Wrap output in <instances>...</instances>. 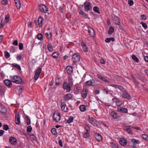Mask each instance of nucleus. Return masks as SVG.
I'll use <instances>...</instances> for the list:
<instances>
[{
    "label": "nucleus",
    "mask_w": 148,
    "mask_h": 148,
    "mask_svg": "<svg viewBox=\"0 0 148 148\" xmlns=\"http://www.w3.org/2000/svg\"><path fill=\"white\" fill-rule=\"evenodd\" d=\"M122 95V97L124 98H126L129 99L131 98V97L129 94L126 91L124 92Z\"/></svg>",
    "instance_id": "ddd939ff"
},
{
    "label": "nucleus",
    "mask_w": 148,
    "mask_h": 148,
    "mask_svg": "<svg viewBox=\"0 0 148 148\" xmlns=\"http://www.w3.org/2000/svg\"><path fill=\"white\" fill-rule=\"evenodd\" d=\"M32 128L30 126H28L27 129V131L28 132H31L32 130Z\"/></svg>",
    "instance_id": "5fc2aeb1"
},
{
    "label": "nucleus",
    "mask_w": 148,
    "mask_h": 148,
    "mask_svg": "<svg viewBox=\"0 0 148 148\" xmlns=\"http://www.w3.org/2000/svg\"><path fill=\"white\" fill-rule=\"evenodd\" d=\"M51 132L54 135H56L57 134L56 132V130L55 128H53L51 130Z\"/></svg>",
    "instance_id": "79ce46f5"
},
{
    "label": "nucleus",
    "mask_w": 148,
    "mask_h": 148,
    "mask_svg": "<svg viewBox=\"0 0 148 148\" xmlns=\"http://www.w3.org/2000/svg\"><path fill=\"white\" fill-rule=\"evenodd\" d=\"M39 10L42 12L46 13L48 11V9L44 5H40L39 6Z\"/></svg>",
    "instance_id": "20e7f679"
},
{
    "label": "nucleus",
    "mask_w": 148,
    "mask_h": 148,
    "mask_svg": "<svg viewBox=\"0 0 148 148\" xmlns=\"http://www.w3.org/2000/svg\"><path fill=\"white\" fill-rule=\"evenodd\" d=\"M91 80L88 81L86 82V84L88 86H91Z\"/></svg>",
    "instance_id": "e2e57ef3"
},
{
    "label": "nucleus",
    "mask_w": 148,
    "mask_h": 148,
    "mask_svg": "<svg viewBox=\"0 0 148 148\" xmlns=\"http://www.w3.org/2000/svg\"><path fill=\"white\" fill-rule=\"evenodd\" d=\"M111 115L114 119H117L119 116L118 114L114 111L112 112L111 113Z\"/></svg>",
    "instance_id": "4be33fe9"
},
{
    "label": "nucleus",
    "mask_w": 148,
    "mask_h": 148,
    "mask_svg": "<svg viewBox=\"0 0 148 148\" xmlns=\"http://www.w3.org/2000/svg\"><path fill=\"white\" fill-rule=\"evenodd\" d=\"M15 121L16 124L19 125L20 124V118L18 113H16V114Z\"/></svg>",
    "instance_id": "9b49d317"
},
{
    "label": "nucleus",
    "mask_w": 148,
    "mask_h": 148,
    "mask_svg": "<svg viewBox=\"0 0 148 148\" xmlns=\"http://www.w3.org/2000/svg\"><path fill=\"white\" fill-rule=\"evenodd\" d=\"M93 11L96 13H97L98 14L100 13V12L99 10V8L97 6L94 7L93 8Z\"/></svg>",
    "instance_id": "c9c22d12"
},
{
    "label": "nucleus",
    "mask_w": 148,
    "mask_h": 148,
    "mask_svg": "<svg viewBox=\"0 0 148 148\" xmlns=\"http://www.w3.org/2000/svg\"><path fill=\"white\" fill-rule=\"evenodd\" d=\"M59 55V53L57 52L54 53L52 55V57L54 58H57Z\"/></svg>",
    "instance_id": "ea45409f"
},
{
    "label": "nucleus",
    "mask_w": 148,
    "mask_h": 148,
    "mask_svg": "<svg viewBox=\"0 0 148 148\" xmlns=\"http://www.w3.org/2000/svg\"><path fill=\"white\" fill-rule=\"evenodd\" d=\"M97 85L96 83L95 82L94 80H91V86H94Z\"/></svg>",
    "instance_id": "13d9d810"
},
{
    "label": "nucleus",
    "mask_w": 148,
    "mask_h": 148,
    "mask_svg": "<svg viewBox=\"0 0 148 148\" xmlns=\"http://www.w3.org/2000/svg\"><path fill=\"white\" fill-rule=\"evenodd\" d=\"M12 65L15 67L17 68L18 70L20 71L21 69L19 65L16 63H14L12 64Z\"/></svg>",
    "instance_id": "e433bc0d"
},
{
    "label": "nucleus",
    "mask_w": 148,
    "mask_h": 148,
    "mask_svg": "<svg viewBox=\"0 0 148 148\" xmlns=\"http://www.w3.org/2000/svg\"><path fill=\"white\" fill-rule=\"evenodd\" d=\"M117 110L119 112H122L124 113H127V108H123L121 107L119 108Z\"/></svg>",
    "instance_id": "412c9836"
},
{
    "label": "nucleus",
    "mask_w": 148,
    "mask_h": 148,
    "mask_svg": "<svg viewBox=\"0 0 148 148\" xmlns=\"http://www.w3.org/2000/svg\"><path fill=\"white\" fill-rule=\"evenodd\" d=\"M119 143L122 146H124L127 144V140L124 138H122L120 140Z\"/></svg>",
    "instance_id": "2eb2a0df"
},
{
    "label": "nucleus",
    "mask_w": 148,
    "mask_h": 148,
    "mask_svg": "<svg viewBox=\"0 0 148 148\" xmlns=\"http://www.w3.org/2000/svg\"><path fill=\"white\" fill-rule=\"evenodd\" d=\"M118 88L123 92L126 91V90H125L123 88V87L119 85L118 86Z\"/></svg>",
    "instance_id": "603ef678"
},
{
    "label": "nucleus",
    "mask_w": 148,
    "mask_h": 148,
    "mask_svg": "<svg viewBox=\"0 0 148 148\" xmlns=\"http://www.w3.org/2000/svg\"><path fill=\"white\" fill-rule=\"evenodd\" d=\"M37 37L38 39L42 40H43V37L42 34H39L37 36Z\"/></svg>",
    "instance_id": "37998d69"
},
{
    "label": "nucleus",
    "mask_w": 148,
    "mask_h": 148,
    "mask_svg": "<svg viewBox=\"0 0 148 148\" xmlns=\"http://www.w3.org/2000/svg\"><path fill=\"white\" fill-rule=\"evenodd\" d=\"M132 59L136 62H138L139 60L138 58L135 55H133L132 56Z\"/></svg>",
    "instance_id": "58836bf2"
},
{
    "label": "nucleus",
    "mask_w": 148,
    "mask_h": 148,
    "mask_svg": "<svg viewBox=\"0 0 148 148\" xmlns=\"http://www.w3.org/2000/svg\"><path fill=\"white\" fill-rule=\"evenodd\" d=\"M4 55L5 58L8 59L10 56V53L7 51H5L4 52Z\"/></svg>",
    "instance_id": "a19ab883"
},
{
    "label": "nucleus",
    "mask_w": 148,
    "mask_h": 148,
    "mask_svg": "<svg viewBox=\"0 0 148 148\" xmlns=\"http://www.w3.org/2000/svg\"><path fill=\"white\" fill-rule=\"evenodd\" d=\"M30 137L31 140L32 141H36V138L34 134H31L30 135Z\"/></svg>",
    "instance_id": "cd10ccee"
},
{
    "label": "nucleus",
    "mask_w": 148,
    "mask_h": 148,
    "mask_svg": "<svg viewBox=\"0 0 148 148\" xmlns=\"http://www.w3.org/2000/svg\"><path fill=\"white\" fill-rule=\"evenodd\" d=\"M143 138L146 140H148V136L146 134H143L142 135Z\"/></svg>",
    "instance_id": "8fccbe9b"
},
{
    "label": "nucleus",
    "mask_w": 148,
    "mask_h": 148,
    "mask_svg": "<svg viewBox=\"0 0 148 148\" xmlns=\"http://www.w3.org/2000/svg\"><path fill=\"white\" fill-rule=\"evenodd\" d=\"M95 138L99 141H100L102 139L101 135L99 134H97L95 136Z\"/></svg>",
    "instance_id": "c85d7f7f"
},
{
    "label": "nucleus",
    "mask_w": 148,
    "mask_h": 148,
    "mask_svg": "<svg viewBox=\"0 0 148 148\" xmlns=\"http://www.w3.org/2000/svg\"><path fill=\"white\" fill-rule=\"evenodd\" d=\"M84 9L86 11H88L91 8V6L89 2H86L84 3Z\"/></svg>",
    "instance_id": "1a4fd4ad"
},
{
    "label": "nucleus",
    "mask_w": 148,
    "mask_h": 148,
    "mask_svg": "<svg viewBox=\"0 0 148 148\" xmlns=\"http://www.w3.org/2000/svg\"><path fill=\"white\" fill-rule=\"evenodd\" d=\"M67 72L69 74H71L73 71L72 66H68L66 68Z\"/></svg>",
    "instance_id": "a211bd4d"
},
{
    "label": "nucleus",
    "mask_w": 148,
    "mask_h": 148,
    "mask_svg": "<svg viewBox=\"0 0 148 148\" xmlns=\"http://www.w3.org/2000/svg\"><path fill=\"white\" fill-rule=\"evenodd\" d=\"M88 32L89 35L92 37H93L95 36V31L91 27H88Z\"/></svg>",
    "instance_id": "9d476101"
},
{
    "label": "nucleus",
    "mask_w": 148,
    "mask_h": 148,
    "mask_svg": "<svg viewBox=\"0 0 148 148\" xmlns=\"http://www.w3.org/2000/svg\"><path fill=\"white\" fill-rule=\"evenodd\" d=\"M110 38H107L105 40V42L106 43L110 42Z\"/></svg>",
    "instance_id": "69168bd1"
},
{
    "label": "nucleus",
    "mask_w": 148,
    "mask_h": 148,
    "mask_svg": "<svg viewBox=\"0 0 148 148\" xmlns=\"http://www.w3.org/2000/svg\"><path fill=\"white\" fill-rule=\"evenodd\" d=\"M8 1L7 0H2L1 3L3 5H6L8 4Z\"/></svg>",
    "instance_id": "09e8293b"
},
{
    "label": "nucleus",
    "mask_w": 148,
    "mask_h": 148,
    "mask_svg": "<svg viewBox=\"0 0 148 148\" xmlns=\"http://www.w3.org/2000/svg\"><path fill=\"white\" fill-rule=\"evenodd\" d=\"M89 119L90 123L92 125H94L96 124V121L94 120L93 118L90 117L89 118Z\"/></svg>",
    "instance_id": "bb28decb"
},
{
    "label": "nucleus",
    "mask_w": 148,
    "mask_h": 148,
    "mask_svg": "<svg viewBox=\"0 0 148 148\" xmlns=\"http://www.w3.org/2000/svg\"><path fill=\"white\" fill-rule=\"evenodd\" d=\"M16 6L18 9H19L21 6V3L20 2L15 3Z\"/></svg>",
    "instance_id": "49530a36"
},
{
    "label": "nucleus",
    "mask_w": 148,
    "mask_h": 148,
    "mask_svg": "<svg viewBox=\"0 0 148 148\" xmlns=\"http://www.w3.org/2000/svg\"><path fill=\"white\" fill-rule=\"evenodd\" d=\"M63 88L66 90V91L68 92L71 90V85L70 83L67 84V82H64L63 85Z\"/></svg>",
    "instance_id": "0eeeda50"
},
{
    "label": "nucleus",
    "mask_w": 148,
    "mask_h": 148,
    "mask_svg": "<svg viewBox=\"0 0 148 148\" xmlns=\"http://www.w3.org/2000/svg\"><path fill=\"white\" fill-rule=\"evenodd\" d=\"M19 49L20 50H22L23 48V45L22 43H20L19 44Z\"/></svg>",
    "instance_id": "4d7b16f0"
},
{
    "label": "nucleus",
    "mask_w": 148,
    "mask_h": 148,
    "mask_svg": "<svg viewBox=\"0 0 148 148\" xmlns=\"http://www.w3.org/2000/svg\"><path fill=\"white\" fill-rule=\"evenodd\" d=\"M131 126L130 125L127 126L126 127V131L129 134H132L131 129L129 127Z\"/></svg>",
    "instance_id": "473e14b6"
},
{
    "label": "nucleus",
    "mask_w": 148,
    "mask_h": 148,
    "mask_svg": "<svg viewBox=\"0 0 148 148\" xmlns=\"http://www.w3.org/2000/svg\"><path fill=\"white\" fill-rule=\"evenodd\" d=\"M13 44L15 46H17L18 45V41L17 40H15L14 41Z\"/></svg>",
    "instance_id": "680f3d73"
},
{
    "label": "nucleus",
    "mask_w": 148,
    "mask_h": 148,
    "mask_svg": "<svg viewBox=\"0 0 148 148\" xmlns=\"http://www.w3.org/2000/svg\"><path fill=\"white\" fill-rule=\"evenodd\" d=\"M62 83L61 81L60 77L57 76V78L55 80V83L56 85H59Z\"/></svg>",
    "instance_id": "a878e982"
},
{
    "label": "nucleus",
    "mask_w": 148,
    "mask_h": 148,
    "mask_svg": "<svg viewBox=\"0 0 148 148\" xmlns=\"http://www.w3.org/2000/svg\"><path fill=\"white\" fill-rule=\"evenodd\" d=\"M131 141L135 144H139L140 143L139 141L138 140H136L134 138L132 139L131 140Z\"/></svg>",
    "instance_id": "7c9ffc66"
},
{
    "label": "nucleus",
    "mask_w": 148,
    "mask_h": 148,
    "mask_svg": "<svg viewBox=\"0 0 148 148\" xmlns=\"http://www.w3.org/2000/svg\"><path fill=\"white\" fill-rule=\"evenodd\" d=\"M42 69L40 68H38L36 71V73L34 76V79L36 80L38 78L41 72Z\"/></svg>",
    "instance_id": "423d86ee"
},
{
    "label": "nucleus",
    "mask_w": 148,
    "mask_h": 148,
    "mask_svg": "<svg viewBox=\"0 0 148 148\" xmlns=\"http://www.w3.org/2000/svg\"><path fill=\"white\" fill-rule=\"evenodd\" d=\"M5 89V87L3 86H0V95L2 96L4 95Z\"/></svg>",
    "instance_id": "f8f14e48"
},
{
    "label": "nucleus",
    "mask_w": 148,
    "mask_h": 148,
    "mask_svg": "<svg viewBox=\"0 0 148 148\" xmlns=\"http://www.w3.org/2000/svg\"><path fill=\"white\" fill-rule=\"evenodd\" d=\"M73 119V117L71 116L69 117V119L67 120V122L68 123H71L72 122Z\"/></svg>",
    "instance_id": "de8ad7c7"
},
{
    "label": "nucleus",
    "mask_w": 148,
    "mask_h": 148,
    "mask_svg": "<svg viewBox=\"0 0 148 148\" xmlns=\"http://www.w3.org/2000/svg\"><path fill=\"white\" fill-rule=\"evenodd\" d=\"M79 109L82 112H84L86 109V107L84 105H82L80 106L79 107Z\"/></svg>",
    "instance_id": "72a5a7b5"
},
{
    "label": "nucleus",
    "mask_w": 148,
    "mask_h": 148,
    "mask_svg": "<svg viewBox=\"0 0 148 148\" xmlns=\"http://www.w3.org/2000/svg\"><path fill=\"white\" fill-rule=\"evenodd\" d=\"M112 19L114 23L116 25H119L120 22L118 17L115 16L114 14L112 15Z\"/></svg>",
    "instance_id": "7ed1b4c3"
},
{
    "label": "nucleus",
    "mask_w": 148,
    "mask_h": 148,
    "mask_svg": "<svg viewBox=\"0 0 148 148\" xmlns=\"http://www.w3.org/2000/svg\"><path fill=\"white\" fill-rule=\"evenodd\" d=\"M43 19L41 16L38 18V22L40 27H41L43 24Z\"/></svg>",
    "instance_id": "393cba45"
},
{
    "label": "nucleus",
    "mask_w": 148,
    "mask_h": 148,
    "mask_svg": "<svg viewBox=\"0 0 148 148\" xmlns=\"http://www.w3.org/2000/svg\"><path fill=\"white\" fill-rule=\"evenodd\" d=\"M11 81L12 82L16 84H20L22 81V79L19 76H14L11 78Z\"/></svg>",
    "instance_id": "f257e3e1"
},
{
    "label": "nucleus",
    "mask_w": 148,
    "mask_h": 148,
    "mask_svg": "<svg viewBox=\"0 0 148 148\" xmlns=\"http://www.w3.org/2000/svg\"><path fill=\"white\" fill-rule=\"evenodd\" d=\"M9 141L11 144L15 145L16 142V140L14 137H11L10 138Z\"/></svg>",
    "instance_id": "4468645a"
},
{
    "label": "nucleus",
    "mask_w": 148,
    "mask_h": 148,
    "mask_svg": "<svg viewBox=\"0 0 148 148\" xmlns=\"http://www.w3.org/2000/svg\"><path fill=\"white\" fill-rule=\"evenodd\" d=\"M118 78V80L120 81H123L124 79V78L121 76H119Z\"/></svg>",
    "instance_id": "774afa93"
},
{
    "label": "nucleus",
    "mask_w": 148,
    "mask_h": 148,
    "mask_svg": "<svg viewBox=\"0 0 148 148\" xmlns=\"http://www.w3.org/2000/svg\"><path fill=\"white\" fill-rule=\"evenodd\" d=\"M72 95L70 94H69L65 95L64 97L66 100H68L69 99H71L72 98Z\"/></svg>",
    "instance_id": "5701e85b"
},
{
    "label": "nucleus",
    "mask_w": 148,
    "mask_h": 148,
    "mask_svg": "<svg viewBox=\"0 0 148 148\" xmlns=\"http://www.w3.org/2000/svg\"><path fill=\"white\" fill-rule=\"evenodd\" d=\"M49 34L50 35V36H49V34H48L47 33H46V35L47 36L48 38L49 39H51V33L50 32L49 33Z\"/></svg>",
    "instance_id": "0e129e2a"
},
{
    "label": "nucleus",
    "mask_w": 148,
    "mask_h": 148,
    "mask_svg": "<svg viewBox=\"0 0 148 148\" xmlns=\"http://www.w3.org/2000/svg\"><path fill=\"white\" fill-rule=\"evenodd\" d=\"M47 48L49 51L50 52L52 51L53 49L52 47V45L50 43H49L47 45Z\"/></svg>",
    "instance_id": "f704fd0d"
},
{
    "label": "nucleus",
    "mask_w": 148,
    "mask_h": 148,
    "mask_svg": "<svg viewBox=\"0 0 148 148\" xmlns=\"http://www.w3.org/2000/svg\"><path fill=\"white\" fill-rule=\"evenodd\" d=\"M81 45L82 47L83 50L85 52H87L88 51V48L87 46L83 42L81 43Z\"/></svg>",
    "instance_id": "f3484780"
},
{
    "label": "nucleus",
    "mask_w": 148,
    "mask_h": 148,
    "mask_svg": "<svg viewBox=\"0 0 148 148\" xmlns=\"http://www.w3.org/2000/svg\"><path fill=\"white\" fill-rule=\"evenodd\" d=\"M85 129L86 132L84 134L83 136L84 138H87L89 136V135L90 127L89 125H87L85 127Z\"/></svg>",
    "instance_id": "6e6552de"
},
{
    "label": "nucleus",
    "mask_w": 148,
    "mask_h": 148,
    "mask_svg": "<svg viewBox=\"0 0 148 148\" xmlns=\"http://www.w3.org/2000/svg\"><path fill=\"white\" fill-rule=\"evenodd\" d=\"M87 93V90L86 89H84L82 92V95L84 99H85L86 97Z\"/></svg>",
    "instance_id": "dca6fc26"
},
{
    "label": "nucleus",
    "mask_w": 148,
    "mask_h": 148,
    "mask_svg": "<svg viewBox=\"0 0 148 148\" xmlns=\"http://www.w3.org/2000/svg\"><path fill=\"white\" fill-rule=\"evenodd\" d=\"M109 85L113 87H114L115 88H118V86H119L116 84H109Z\"/></svg>",
    "instance_id": "052dcab7"
},
{
    "label": "nucleus",
    "mask_w": 148,
    "mask_h": 148,
    "mask_svg": "<svg viewBox=\"0 0 148 148\" xmlns=\"http://www.w3.org/2000/svg\"><path fill=\"white\" fill-rule=\"evenodd\" d=\"M10 18V16L8 14L6 16L5 18V22L6 23L8 22Z\"/></svg>",
    "instance_id": "864d4df0"
},
{
    "label": "nucleus",
    "mask_w": 148,
    "mask_h": 148,
    "mask_svg": "<svg viewBox=\"0 0 148 148\" xmlns=\"http://www.w3.org/2000/svg\"><path fill=\"white\" fill-rule=\"evenodd\" d=\"M131 78L132 79L133 82L135 84L138 85L139 84V82L136 80L135 78L132 75L131 76Z\"/></svg>",
    "instance_id": "2f4dec72"
},
{
    "label": "nucleus",
    "mask_w": 148,
    "mask_h": 148,
    "mask_svg": "<svg viewBox=\"0 0 148 148\" xmlns=\"http://www.w3.org/2000/svg\"><path fill=\"white\" fill-rule=\"evenodd\" d=\"M26 123H27V125H29L31 123L30 119L28 118V117L27 116H26Z\"/></svg>",
    "instance_id": "c03bdc74"
},
{
    "label": "nucleus",
    "mask_w": 148,
    "mask_h": 148,
    "mask_svg": "<svg viewBox=\"0 0 148 148\" xmlns=\"http://www.w3.org/2000/svg\"><path fill=\"white\" fill-rule=\"evenodd\" d=\"M114 27L112 26H111L109 28L108 34H112L114 32Z\"/></svg>",
    "instance_id": "c756f323"
},
{
    "label": "nucleus",
    "mask_w": 148,
    "mask_h": 148,
    "mask_svg": "<svg viewBox=\"0 0 148 148\" xmlns=\"http://www.w3.org/2000/svg\"><path fill=\"white\" fill-rule=\"evenodd\" d=\"M4 83L6 85L9 87L10 88L12 86V83L10 80L8 79H6L5 80Z\"/></svg>",
    "instance_id": "aec40b11"
},
{
    "label": "nucleus",
    "mask_w": 148,
    "mask_h": 148,
    "mask_svg": "<svg viewBox=\"0 0 148 148\" xmlns=\"http://www.w3.org/2000/svg\"><path fill=\"white\" fill-rule=\"evenodd\" d=\"M141 17L143 19L145 20L147 18V17L146 15L143 14L141 15Z\"/></svg>",
    "instance_id": "338daca9"
},
{
    "label": "nucleus",
    "mask_w": 148,
    "mask_h": 148,
    "mask_svg": "<svg viewBox=\"0 0 148 148\" xmlns=\"http://www.w3.org/2000/svg\"><path fill=\"white\" fill-rule=\"evenodd\" d=\"M80 59L79 55L77 53H75L72 56V60L73 62H79Z\"/></svg>",
    "instance_id": "39448f33"
},
{
    "label": "nucleus",
    "mask_w": 148,
    "mask_h": 148,
    "mask_svg": "<svg viewBox=\"0 0 148 148\" xmlns=\"http://www.w3.org/2000/svg\"><path fill=\"white\" fill-rule=\"evenodd\" d=\"M0 112L4 113H5L6 112V109L3 105H1L0 106Z\"/></svg>",
    "instance_id": "b1692460"
},
{
    "label": "nucleus",
    "mask_w": 148,
    "mask_h": 148,
    "mask_svg": "<svg viewBox=\"0 0 148 148\" xmlns=\"http://www.w3.org/2000/svg\"><path fill=\"white\" fill-rule=\"evenodd\" d=\"M129 5L130 6H132L134 4V2L132 0H128Z\"/></svg>",
    "instance_id": "6e6d98bb"
},
{
    "label": "nucleus",
    "mask_w": 148,
    "mask_h": 148,
    "mask_svg": "<svg viewBox=\"0 0 148 148\" xmlns=\"http://www.w3.org/2000/svg\"><path fill=\"white\" fill-rule=\"evenodd\" d=\"M53 117V120L56 122H58L60 121L61 118L60 114L56 112L54 113Z\"/></svg>",
    "instance_id": "f03ea898"
},
{
    "label": "nucleus",
    "mask_w": 148,
    "mask_h": 148,
    "mask_svg": "<svg viewBox=\"0 0 148 148\" xmlns=\"http://www.w3.org/2000/svg\"><path fill=\"white\" fill-rule=\"evenodd\" d=\"M112 101L116 103V104L118 106H120L122 104L121 102L116 98H113Z\"/></svg>",
    "instance_id": "6ab92c4d"
},
{
    "label": "nucleus",
    "mask_w": 148,
    "mask_h": 148,
    "mask_svg": "<svg viewBox=\"0 0 148 148\" xmlns=\"http://www.w3.org/2000/svg\"><path fill=\"white\" fill-rule=\"evenodd\" d=\"M140 24L142 25L143 27L145 28H147V25L146 23L143 22H140Z\"/></svg>",
    "instance_id": "3c124183"
},
{
    "label": "nucleus",
    "mask_w": 148,
    "mask_h": 148,
    "mask_svg": "<svg viewBox=\"0 0 148 148\" xmlns=\"http://www.w3.org/2000/svg\"><path fill=\"white\" fill-rule=\"evenodd\" d=\"M3 129L7 131L9 129L8 125H4L3 126Z\"/></svg>",
    "instance_id": "a18cd8bd"
},
{
    "label": "nucleus",
    "mask_w": 148,
    "mask_h": 148,
    "mask_svg": "<svg viewBox=\"0 0 148 148\" xmlns=\"http://www.w3.org/2000/svg\"><path fill=\"white\" fill-rule=\"evenodd\" d=\"M61 108L62 110H65V107L66 106V104L64 102H61Z\"/></svg>",
    "instance_id": "4c0bfd02"
},
{
    "label": "nucleus",
    "mask_w": 148,
    "mask_h": 148,
    "mask_svg": "<svg viewBox=\"0 0 148 148\" xmlns=\"http://www.w3.org/2000/svg\"><path fill=\"white\" fill-rule=\"evenodd\" d=\"M104 82H107L108 83H110V82H109L108 81L105 77H103L101 79Z\"/></svg>",
    "instance_id": "bf43d9fd"
}]
</instances>
